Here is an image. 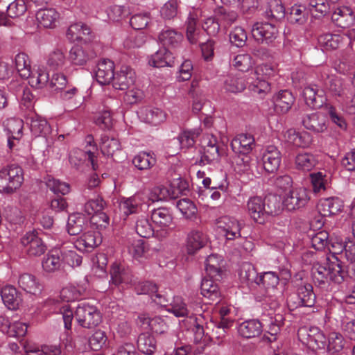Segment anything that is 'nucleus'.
I'll use <instances>...</instances> for the list:
<instances>
[{"label": "nucleus", "mask_w": 355, "mask_h": 355, "mask_svg": "<svg viewBox=\"0 0 355 355\" xmlns=\"http://www.w3.org/2000/svg\"><path fill=\"white\" fill-rule=\"evenodd\" d=\"M346 275L342 261L335 253H329L322 261L314 263L311 269L314 284L323 289H328L331 282L341 284Z\"/></svg>", "instance_id": "nucleus-1"}, {"label": "nucleus", "mask_w": 355, "mask_h": 355, "mask_svg": "<svg viewBox=\"0 0 355 355\" xmlns=\"http://www.w3.org/2000/svg\"><path fill=\"white\" fill-rule=\"evenodd\" d=\"M64 327L70 330L73 318V312L68 305L60 308ZM78 324L83 328L91 329L98 326L102 320V316L98 309L86 302H80L74 313Z\"/></svg>", "instance_id": "nucleus-2"}, {"label": "nucleus", "mask_w": 355, "mask_h": 355, "mask_svg": "<svg viewBox=\"0 0 355 355\" xmlns=\"http://www.w3.org/2000/svg\"><path fill=\"white\" fill-rule=\"evenodd\" d=\"M24 181L23 170L18 165L11 164L0 171V192L12 193Z\"/></svg>", "instance_id": "nucleus-3"}, {"label": "nucleus", "mask_w": 355, "mask_h": 355, "mask_svg": "<svg viewBox=\"0 0 355 355\" xmlns=\"http://www.w3.org/2000/svg\"><path fill=\"white\" fill-rule=\"evenodd\" d=\"M274 73L273 68L268 64L257 66L249 78V80L254 79L248 83L251 90L257 94L268 92L270 90V83L268 80L274 75Z\"/></svg>", "instance_id": "nucleus-4"}, {"label": "nucleus", "mask_w": 355, "mask_h": 355, "mask_svg": "<svg viewBox=\"0 0 355 355\" xmlns=\"http://www.w3.org/2000/svg\"><path fill=\"white\" fill-rule=\"evenodd\" d=\"M279 277L275 272H265L259 275L257 286L266 290V293L262 299L261 297H257L258 301H265L270 304V309H275L278 303L275 297V288L279 284Z\"/></svg>", "instance_id": "nucleus-5"}, {"label": "nucleus", "mask_w": 355, "mask_h": 355, "mask_svg": "<svg viewBox=\"0 0 355 355\" xmlns=\"http://www.w3.org/2000/svg\"><path fill=\"white\" fill-rule=\"evenodd\" d=\"M251 33L259 43H272L279 35V30L273 22H256L252 27Z\"/></svg>", "instance_id": "nucleus-6"}, {"label": "nucleus", "mask_w": 355, "mask_h": 355, "mask_svg": "<svg viewBox=\"0 0 355 355\" xmlns=\"http://www.w3.org/2000/svg\"><path fill=\"white\" fill-rule=\"evenodd\" d=\"M24 252L29 257H40L46 250V245L36 231L28 232L21 239Z\"/></svg>", "instance_id": "nucleus-7"}, {"label": "nucleus", "mask_w": 355, "mask_h": 355, "mask_svg": "<svg viewBox=\"0 0 355 355\" xmlns=\"http://www.w3.org/2000/svg\"><path fill=\"white\" fill-rule=\"evenodd\" d=\"M309 199L308 191L304 187H299L293 189L286 193L283 203L287 210L293 211L304 207Z\"/></svg>", "instance_id": "nucleus-8"}, {"label": "nucleus", "mask_w": 355, "mask_h": 355, "mask_svg": "<svg viewBox=\"0 0 355 355\" xmlns=\"http://www.w3.org/2000/svg\"><path fill=\"white\" fill-rule=\"evenodd\" d=\"M25 119L35 137H47L51 133V128L47 121L35 112L30 110L26 114Z\"/></svg>", "instance_id": "nucleus-9"}, {"label": "nucleus", "mask_w": 355, "mask_h": 355, "mask_svg": "<svg viewBox=\"0 0 355 355\" xmlns=\"http://www.w3.org/2000/svg\"><path fill=\"white\" fill-rule=\"evenodd\" d=\"M96 156L90 150L84 151L80 149H73L69 153V160L71 166L76 170H80L84 164H90L92 169L96 171L98 165L96 163Z\"/></svg>", "instance_id": "nucleus-10"}, {"label": "nucleus", "mask_w": 355, "mask_h": 355, "mask_svg": "<svg viewBox=\"0 0 355 355\" xmlns=\"http://www.w3.org/2000/svg\"><path fill=\"white\" fill-rule=\"evenodd\" d=\"M302 96L306 104L312 109L320 108L327 100L324 90L319 89L315 85L305 87Z\"/></svg>", "instance_id": "nucleus-11"}, {"label": "nucleus", "mask_w": 355, "mask_h": 355, "mask_svg": "<svg viewBox=\"0 0 355 355\" xmlns=\"http://www.w3.org/2000/svg\"><path fill=\"white\" fill-rule=\"evenodd\" d=\"M4 127L7 132L8 146L12 150L22 136L23 121L15 118L8 119L4 122Z\"/></svg>", "instance_id": "nucleus-12"}, {"label": "nucleus", "mask_w": 355, "mask_h": 355, "mask_svg": "<svg viewBox=\"0 0 355 355\" xmlns=\"http://www.w3.org/2000/svg\"><path fill=\"white\" fill-rule=\"evenodd\" d=\"M135 79L136 76L133 69L128 66H123L114 76L113 87L116 89H128L134 85Z\"/></svg>", "instance_id": "nucleus-13"}, {"label": "nucleus", "mask_w": 355, "mask_h": 355, "mask_svg": "<svg viewBox=\"0 0 355 355\" xmlns=\"http://www.w3.org/2000/svg\"><path fill=\"white\" fill-rule=\"evenodd\" d=\"M101 150L103 155L110 157L114 161H119L121 153V145L119 140L112 136L104 134L101 138Z\"/></svg>", "instance_id": "nucleus-14"}, {"label": "nucleus", "mask_w": 355, "mask_h": 355, "mask_svg": "<svg viewBox=\"0 0 355 355\" xmlns=\"http://www.w3.org/2000/svg\"><path fill=\"white\" fill-rule=\"evenodd\" d=\"M331 19L338 27L348 28L354 25L355 15L350 7L339 6L333 12Z\"/></svg>", "instance_id": "nucleus-15"}, {"label": "nucleus", "mask_w": 355, "mask_h": 355, "mask_svg": "<svg viewBox=\"0 0 355 355\" xmlns=\"http://www.w3.org/2000/svg\"><path fill=\"white\" fill-rule=\"evenodd\" d=\"M281 153L274 146H269L262 156L264 170L268 173H275L281 163Z\"/></svg>", "instance_id": "nucleus-16"}, {"label": "nucleus", "mask_w": 355, "mask_h": 355, "mask_svg": "<svg viewBox=\"0 0 355 355\" xmlns=\"http://www.w3.org/2000/svg\"><path fill=\"white\" fill-rule=\"evenodd\" d=\"M304 128L315 133L324 132L328 128L327 119L322 113L306 115L302 120Z\"/></svg>", "instance_id": "nucleus-17"}, {"label": "nucleus", "mask_w": 355, "mask_h": 355, "mask_svg": "<svg viewBox=\"0 0 355 355\" xmlns=\"http://www.w3.org/2000/svg\"><path fill=\"white\" fill-rule=\"evenodd\" d=\"M102 237L99 232L88 231L82 234L76 241V247L80 250L91 251L99 245Z\"/></svg>", "instance_id": "nucleus-18"}, {"label": "nucleus", "mask_w": 355, "mask_h": 355, "mask_svg": "<svg viewBox=\"0 0 355 355\" xmlns=\"http://www.w3.org/2000/svg\"><path fill=\"white\" fill-rule=\"evenodd\" d=\"M254 146L253 136L247 133L238 135L231 142V147L236 153L248 154Z\"/></svg>", "instance_id": "nucleus-19"}, {"label": "nucleus", "mask_w": 355, "mask_h": 355, "mask_svg": "<svg viewBox=\"0 0 355 355\" xmlns=\"http://www.w3.org/2000/svg\"><path fill=\"white\" fill-rule=\"evenodd\" d=\"M343 208V202L338 198L331 197L321 199L318 205L319 213L323 216L338 214Z\"/></svg>", "instance_id": "nucleus-20"}, {"label": "nucleus", "mask_w": 355, "mask_h": 355, "mask_svg": "<svg viewBox=\"0 0 355 355\" xmlns=\"http://www.w3.org/2000/svg\"><path fill=\"white\" fill-rule=\"evenodd\" d=\"M114 64L112 61L104 59L97 64L95 72L96 80L101 85H107L112 81L114 76Z\"/></svg>", "instance_id": "nucleus-21"}, {"label": "nucleus", "mask_w": 355, "mask_h": 355, "mask_svg": "<svg viewBox=\"0 0 355 355\" xmlns=\"http://www.w3.org/2000/svg\"><path fill=\"white\" fill-rule=\"evenodd\" d=\"M158 39L159 42L163 45L162 48H175L182 42L183 35L175 29L167 27L160 32Z\"/></svg>", "instance_id": "nucleus-22"}, {"label": "nucleus", "mask_w": 355, "mask_h": 355, "mask_svg": "<svg viewBox=\"0 0 355 355\" xmlns=\"http://www.w3.org/2000/svg\"><path fill=\"white\" fill-rule=\"evenodd\" d=\"M264 200L261 197L250 198L247 203V208L250 216L253 220L260 224L266 220V214L263 212Z\"/></svg>", "instance_id": "nucleus-23"}, {"label": "nucleus", "mask_w": 355, "mask_h": 355, "mask_svg": "<svg viewBox=\"0 0 355 355\" xmlns=\"http://www.w3.org/2000/svg\"><path fill=\"white\" fill-rule=\"evenodd\" d=\"M207 243L205 234L198 230H192L187 235V250L189 254H195Z\"/></svg>", "instance_id": "nucleus-24"}, {"label": "nucleus", "mask_w": 355, "mask_h": 355, "mask_svg": "<svg viewBox=\"0 0 355 355\" xmlns=\"http://www.w3.org/2000/svg\"><path fill=\"white\" fill-rule=\"evenodd\" d=\"M216 281L214 278L205 277L200 285L201 294L212 302H218L221 296L220 288Z\"/></svg>", "instance_id": "nucleus-25"}, {"label": "nucleus", "mask_w": 355, "mask_h": 355, "mask_svg": "<svg viewBox=\"0 0 355 355\" xmlns=\"http://www.w3.org/2000/svg\"><path fill=\"white\" fill-rule=\"evenodd\" d=\"M263 331L261 323L258 320H248L241 323L238 328L239 334L245 338L259 336Z\"/></svg>", "instance_id": "nucleus-26"}, {"label": "nucleus", "mask_w": 355, "mask_h": 355, "mask_svg": "<svg viewBox=\"0 0 355 355\" xmlns=\"http://www.w3.org/2000/svg\"><path fill=\"white\" fill-rule=\"evenodd\" d=\"M220 223L223 224V225H220L219 227L221 228L227 240L232 241L241 236V225L237 220L224 217Z\"/></svg>", "instance_id": "nucleus-27"}, {"label": "nucleus", "mask_w": 355, "mask_h": 355, "mask_svg": "<svg viewBox=\"0 0 355 355\" xmlns=\"http://www.w3.org/2000/svg\"><path fill=\"white\" fill-rule=\"evenodd\" d=\"M175 58L166 48L159 49L149 60V64L154 67H173Z\"/></svg>", "instance_id": "nucleus-28"}, {"label": "nucleus", "mask_w": 355, "mask_h": 355, "mask_svg": "<svg viewBox=\"0 0 355 355\" xmlns=\"http://www.w3.org/2000/svg\"><path fill=\"white\" fill-rule=\"evenodd\" d=\"M221 257L217 254H211L205 260V270L207 275L214 278L215 280H220L223 278V271L222 270Z\"/></svg>", "instance_id": "nucleus-29"}, {"label": "nucleus", "mask_w": 355, "mask_h": 355, "mask_svg": "<svg viewBox=\"0 0 355 355\" xmlns=\"http://www.w3.org/2000/svg\"><path fill=\"white\" fill-rule=\"evenodd\" d=\"M274 107L277 113L285 114L292 107L295 98L292 93L288 90H284L274 97Z\"/></svg>", "instance_id": "nucleus-30"}, {"label": "nucleus", "mask_w": 355, "mask_h": 355, "mask_svg": "<svg viewBox=\"0 0 355 355\" xmlns=\"http://www.w3.org/2000/svg\"><path fill=\"white\" fill-rule=\"evenodd\" d=\"M1 295L3 302L9 309H17L21 302L20 295L12 286L3 287L1 291Z\"/></svg>", "instance_id": "nucleus-31"}, {"label": "nucleus", "mask_w": 355, "mask_h": 355, "mask_svg": "<svg viewBox=\"0 0 355 355\" xmlns=\"http://www.w3.org/2000/svg\"><path fill=\"white\" fill-rule=\"evenodd\" d=\"M266 218L269 216L279 215L283 209V200L279 196L270 194L263 198Z\"/></svg>", "instance_id": "nucleus-32"}, {"label": "nucleus", "mask_w": 355, "mask_h": 355, "mask_svg": "<svg viewBox=\"0 0 355 355\" xmlns=\"http://www.w3.org/2000/svg\"><path fill=\"white\" fill-rule=\"evenodd\" d=\"M18 284L24 291L33 295L40 294L42 290V286L31 274L24 273L20 275Z\"/></svg>", "instance_id": "nucleus-33"}, {"label": "nucleus", "mask_w": 355, "mask_h": 355, "mask_svg": "<svg viewBox=\"0 0 355 355\" xmlns=\"http://www.w3.org/2000/svg\"><path fill=\"white\" fill-rule=\"evenodd\" d=\"M62 262V251L55 249L48 252L43 259L42 265L46 272H52L60 269Z\"/></svg>", "instance_id": "nucleus-34"}, {"label": "nucleus", "mask_w": 355, "mask_h": 355, "mask_svg": "<svg viewBox=\"0 0 355 355\" xmlns=\"http://www.w3.org/2000/svg\"><path fill=\"white\" fill-rule=\"evenodd\" d=\"M139 113L143 121L153 125L159 124L166 119L165 113L159 108L144 107Z\"/></svg>", "instance_id": "nucleus-35"}, {"label": "nucleus", "mask_w": 355, "mask_h": 355, "mask_svg": "<svg viewBox=\"0 0 355 355\" xmlns=\"http://www.w3.org/2000/svg\"><path fill=\"white\" fill-rule=\"evenodd\" d=\"M110 283L115 286L121 284H128L131 281V274L128 269H125L122 266L114 263L110 268Z\"/></svg>", "instance_id": "nucleus-36"}, {"label": "nucleus", "mask_w": 355, "mask_h": 355, "mask_svg": "<svg viewBox=\"0 0 355 355\" xmlns=\"http://www.w3.org/2000/svg\"><path fill=\"white\" fill-rule=\"evenodd\" d=\"M138 349L146 355L153 354L157 347V342L153 336L148 332L141 333L139 335L137 340Z\"/></svg>", "instance_id": "nucleus-37"}, {"label": "nucleus", "mask_w": 355, "mask_h": 355, "mask_svg": "<svg viewBox=\"0 0 355 355\" xmlns=\"http://www.w3.org/2000/svg\"><path fill=\"white\" fill-rule=\"evenodd\" d=\"M153 223L160 227H169L173 225V216L166 207L154 209L151 213Z\"/></svg>", "instance_id": "nucleus-38"}, {"label": "nucleus", "mask_w": 355, "mask_h": 355, "mask_svg": "<svg viewBox=\"0 0 355 355\" xmlns=\"http://www.w3.org/2000/svg\"><path fill=\"white\" fill-rule=\"evenodd\" d=\"M59 18V13L54 8L40 9L36 13L37 22L44 28H53Z\"/></svg>", "instance_id": "nucleus-39"}, {"label": "nucleus", "mask_w": 355, "mask_h": 355, "mask_svg": "<svg viewBox=\"0 0 355 355\" xmlns=\"http://www.w3.org/2000/svg\"><path fill=\"white\" fill-rule=\"evenodd\" d=\"M87 222L85 217L79 213L69 215L67 222V232L70 235H78L86 227Z\"/></svg>", "instance_id": "nucleus-40"}, {"label": "nucleus", "mask_w": 355, "mask_h": 355, "mask_svg": "<svg viewBox=\"0 0 355 355\" xmlns=\"http://www.w3.org/2000/svg\"><path fill=\"white\" fill-rule=\"evenodd\" d=\"M234 320H227L223 319V321L213 322L206 323V329L212 327V336L218 340L222 341L225 338L227 331L233 325Z\"/></svg>", "instance_id": "nucleus-41"}, {"label": "nucleus", "mask_w": 355, "mask_h": 355, "mask_svg": "<svg viewBox=\"0 0 355 355\" xmlns=\"http://www.w3.org/2000/svg\"><path fill=\"white\" fill-rule=\"evenodd\" d=\"M239 276L243 282H245L251 288H255L258 284L259 275L254 267L250 263H243Z\"/></svg>", "instance_id": "nucleus-42"}, {"label": "nucleus", "mask_w": 355, "mask_h": 355, "mask_svg": "<svg viewBox=\"0 0 355 355\" xmlns=\"http://www.w3.org/2000/svg\"><path fill=\"white\" fill-rule=\"evenodd\" d=\"M132 162L139 170H148L156 164V158L154 154L150 152H140L134 157Z\"/></svg>", "instance_id": "nucleus-43"}, {"label": "nucleus", "mask_w": 355, "mask_h": 355, "mask_svg": "<svg viewBox=\"0 0 355 355\" xmlns=\"http://www.w3.org/2000/svg\"><path fill=\"white\" fill-rule=\"evenodd\" d=\"M15 67L19 76L27 79L31 74V61L28 56L24 53H19L15 58Z\"/></svg>", "instance_id": "nucleus-44"}, {"label": "nucleus", "mask_w": 355, "mask_h": 355, "mask_svg": "<svg viewBox=\"0 0 355 355\" xmlns=\"http://www.w3.org/2000/svg\"><path fill=\"white\" fill-rule=\"evenodd\" d=\"M297 292L303 306L312 307L314 306L315 295L313 291L311 284L307 283L298 286Z\"/></svg>", "instance_id": "nucleus-45"}, {"label": "nucleus", "mask_w": 355, "mask_h": 355, "mask_svg": "<svg viewBox=\"0 0 355 355\" xmlns=\"http://www.w3.org/2000/svg\"><path fill=\"white\" fill-rule=\"evenodd\" d=\"M90 28L81 22L76 23L71 25L67 31V35L68 37L73 41L86 40L84 36H87L90 34Z\"/></svg>", "instance_id": "nucleus-46"}, {"label": "nucleus", "mask_w": 355, "mask_h": 355, "mask_svg": "<svg viewBox=\"0 0 355 355\" xmlns=\"http://www.w3.org/2000/svg\"><path fill=\"white\" fill-rule=\"evenodd\" d=\"M200 133L201 130L199 128L182 131L177 138L181 148L188 149L193 146L196 143V139Z\"/></svg>", "instance_id": "nucleus-47"}, {"label": "nucleus", "mask_w": 355, "mask_h": 355, "mask_svg": "<svg viewBox=\"0 0 355 355\" xmlns=\"http://www.w3.org/2000/svg\"><path fill=\"white\" fill-rule=\"evenodd\" d=\"M215 16L220 26L227 27L232 25L237 19V14L232 10H228L223 6H218L214 10Z\"/></svg>", "instance_id": "nucleus-48"}, {"label": "nucleus", "mask_w": 355, "mask_h": 355, "mask_svg": "<svg viewBox=\"0 0 355 355\" xmlns=\"http://www.w3.org/2000/svg\"><path fill=\"white\" fill-rule=\"evenodd\" d=\"M251 81L245 82L241 77L228 76L224 83V87L226 91L236 93L241 92L245 89L246 84Z\"/></svg>", "instance_id": "nucleus-49"}, {"label": "nucleus", "mask_w": 355, "mask_h": 355, "mask_svg": "<svg viewBox=\"0 0 355 355\" xmlns=\"http://www.w3.org/2000/svg\"><path fill=\"white\" fill-rule=\"evenodd\" d=\"M46 187L55 194L66 195L70 191L69 184L51 176L45 178Z\"/></svg>", "instance_id": "nucleus-50"}, {"label": "nucleus", "mask_w": 355, "mask_h": 355, "mask_svg": "<svg viewBox=\"0 0 355 355\" xmlns=\"http://www.w3.org/2000/svg\"><path fill=\"white\" fill-rule=\"evenodd\" d=\"M265 17L271 22L279 21L285 17V9L283 5L277 1L270 4V8L265 12Z\"/></svg>", "instance_id": "nucleus-51"}, {"label": "nucleus", "mask_w": 355, "mask_h": 355, "mask_svg": "<svg viewBox=\"0 0 355 355\" xmlns=\"http://www.w3.org/2000/svg\"><path fill=\"white\" fill-rule=\"evenodd\" d=\"M88 53L80 46H74L69 52V59L73 64L83 65L89 60Z\"/></svg>", "instance_id": "nucleus-52"}, {"label": "nucleus", "mask_w": 355, "mask_h": 355, "mask_svg": "<svg viewBox=\"0 0 355 355\" xmlns=\"http://www.w3.org/2000/svg\"><path fill=\"white\" fill-rule=\"evenodd\" d=\"M137 233L143 238H149L154 234V230L149 220L145 216H140L136 221Z\"/></svg>", "instance_id": "nucleus-53"}, {"label": "nucleus", "mask_w": 355, "mask_h": 355, "mask_svg": "<svg viewBox=\"0 0 355 355\" xmlns=\"http://www.w3.org/2000/svg\"><path fill=\"white\" fill-rule=\"evenodd\" d=\"M295 164L298 169L309 171L315 166L316 160L311 154H298L295 157Z\"/></svg>", "instance_id": "nucleus-54"}, {"label": "nucleus", "mask_w": 355, "mask_h": 355, "mask_svg": "<svg viewBox=\"0 0 355 355\" xmlns=\"http://www.w3.org/2000/svg\"><path fill=\"white\" fill-rule=\"evenodd\" d=\"M307 16L308 12L304 6L294 5L291 8L288 19L293 24H302L305 22Z\"/></svg>", "instance_id": "nucleus-55"}, {"label": "nucleus", "mask_w": 355, "mask_h": 355, "mask_svg": "<svg viewBox=\"0 0 355 355\" xmlns=\"http://www.w3.org/2000/svg\"><path fill=\"white\" fill-rule=\"evenodd\" d=\"M220 153L219 147L203 146V151L199 163L200 164H209L219 160Z\"/></svg>", "instance_id": "nucleus-56"}, {"label": "nucleus", "mask_w": 355, "mask_h": 355, "mask_svg": "<svg viewBox=\"0 0 355 355\" xmlns=\"http://www.w3.org/2000/svg\"><path fill=\"white\" fill-rule=\"evenodd\" d=\"M151 21L150 12H144L135 14L130 20L131 26L135 30H142L147 27Z\"/></svg>", "instance_id": "nucleus-57"}, {"label": "nucleus", "mask_w": 355, "mask_h": 355, "mask_svg": "<svg viewBox=\"0 0 355 355\" xmlns=\"http://www.w3.org/2000/svg\"><path fill=\"white\" fill-rule=\"evenodd\" d=\"M168 311L173 313L176 317H185L189 315L187 305L180 297H173L169 303Z\"/></svg>", "instance_id": "nucleus-58"}, {"label": "nucleus", "mask_w": 355, "mask_h": 355, "mask_svg": "<svg viewBox=\"0 0 355 355\" xmlns=\"http://www.w3.org/2000/svg\"><path fill=\"white\" fill-rule=\"evenodd\" d=\"M232 64L241 71H247L252 67L254 62L249 54H239L234 56Z\"/></svg>", "instance_id": "nucleus-59"}, {"label": "nucleus", "mask_w": 355, "mask_h": 355, "mask_svg": "<svg viewBox=\"0 0 355 355\" xmlns=\"http://www.w3.org/2000/svg\"><path fill=\"white\" fill-rule=\"evenodd\" d=\"M27 10L24 0H15L9 3L7 17L8 19L16 18L23 15Z\"/></svg>", "instance_id": "nucleus-60"}, {"label": "nucleus", "mask_w": 355, "mask_h": 355, "mask_svg": "<svg viewBox=\"0 0 355 355\" xmlns=\"http://www.w3.org/2000/svg\"><path fill=\"white\" fill-rule=\"evenodd\" d=\"M65 63V55L61 50L51 52L47 60L48 66L53 70L61 69Z\"/></svg>", "instance_id": "nucleus-61"}, {"label": "nucleus", "mask_w": 355, "mask_h": 355, "mask_svg": "<svg viewBox=\"0 0 355 355\" xmlns=\"http://www.w3.org/2000/svg\"><path fill=\"white\" fill-rule=\"evenodd\" d=\"M29 78V83L32 87H42L44 86H49L50 82L49 73L44 69H39L36 74L31 75Z\"/></svg>", "instance_id": "nucleus-62"}, {"label": "nucleus", "mask_w": 355, "mask_h": 355, "mask_svg": "<svg viewBox=\"0 0 355 355\" xmlns=\"http://www.w3.org/2000/svg\"><path fill=\"white\" fill-rule=\"evenodd\" d=\"M343 248L347 259L350 261V265L348 266V269L346 270L347 274H351L355 277V243L352 241H345Z\"/></svg>", "instance_id": "nucleus-63"}, {"label": "nucleus", "mask_w": 355, "mask_h": 355, "mask_svg": "<svg viewBox=\"0 0 355 355\" xmlns=\"http://www.w3.org/2000/svg\"><path fill=\"white\" fill-rule=\"evenodd\" d=\"M246 40L247 34L242 27H235L230 33V42L237 47L243 46L245 44Z\"/></svg>", "instance_id": "nucleus-64"}]
</instances>
